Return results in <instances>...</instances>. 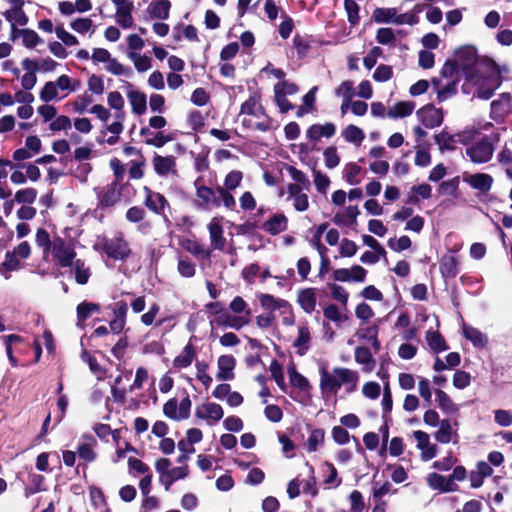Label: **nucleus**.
Segmentation results:
<instances>
[{
  "label": "nucleus",
  "instance_id": "nucleus-48",
  "mask_svg": "<svg viewBox=\"0 0 512 512\" xmlns=\"http://www.w3.org/2000/svg\"><path fill=\"white\" fill-rule=\"evenodd\" d=\"M426 340L429 347L436 353L447 349L445 340L437 331H428L426 334Z\"/></svg>",
  "mask_w": 512,
  "mask_h": 512
},
{
  "label": "nucleus",
  "instance_id": "nucleus-20",
  "mask_svg": "<svg viewBox=\"0 0 512 512\" xmlns=\"http://www.w3.org/2000/svg\"><path fill=\"white\" fill-rule=\"evenodd\" d=\"M426 482L432 490H438L442 493L455 492L458 490V485L452 483V479L436 472L429 473L426 477Z\"/></svg>",
  "mask_w": 512,
  "mask_h": 512
},
{
  "label": "nucleus",
  "instance_id": "nucleus-47",
  "mask_svg": "<svg viewBox=\"0 0 512 512\" xmlns=\"http://www.w3.org/2000/svg\"><path fill=\"white\" fill-rule=\"evenodd\" d=\"M325 432L323 429H312L308 437L306 446L309 452H315L324 442Z\"/></svg>",
  "mask_w": 512,
  "mask_h": 512
},
{
  "label": "nucleus",
  "instance_id": "nucleus-64",
  "mask_svg": "<svg viewBox=\"0 0 512 512\" xmlns=\"http://www.w3.org/2000/svg\"><path fill=\"white\" fill-rule=\"evenodd\" d=\"M494 421L501 427L512 425V413L508 410L497 409L494 411Z\"/></svg>",
  "mask_w": 512,
  "mask_h": 512
},
{
  "label": "nucleus",
  "instance_id": "nucleus-15",
  "mask_svg": "<svg viewBox=\"0 0 512 512\" xmlns=\"http://www.w3.org/2000/svg\"><path fill=\"white\" fill-rule=\"evenodd\" d=\"M303 189L298 184H288L287 201H291L294 209L297 212H304L309 208V197L307 193L303 192Z\"/></svg>",
  "mask_w": 512,
  "mask_h": 512
},
{
  "label": "nucleus",
  "instance_id": "nucleus-49",
  "mask_svg": "<svg viewBox=\"0 0 512 512\" xmlns=\"http://www.w3.org/2000/svg\"><path fill=\"white\" fill-rule=\"evenodd\" d=\"M361 167L356 163H348L344 167V178L350 185H357L360 183Z\"/></svg>",
  "mask_w": 512,
  "mask_h": 512
},
{
  "label": "nucleus",
  "instance_id": "nucleus-14",
  "mask_svg": "<svg viewBox=\"0 0 512 512\" xmlns=\"http://www.w3.org/2000/svg\"><path fill=\"white\" fill-rule=\"evenodd\" d=\"M103 251L115 260H124L131 252L128 243L117 237L106 240L103 244Z\"/></svg>",
  "mask_w": 512,
  "mask_h": 512
},
{
  "label": "nucleus",
  "instance_id": "nucleus-27",
  "mask_svg": "<svg viewBox=\"0 0 512 512\" xmlns=\"http://www.w3.org/2000/svg\"><path fill=\"white\" fill-rule=\"evenodd\" d=\"M297 302L308 314H311L316 307V292L313 288H306L298 292Z\"/></svg>",
  "mask_w": 512,
  "mask_h": 512
},
{
  "label": "nucleus",
  "instance_id": "nucleus-53",
  "mask_svg": "<svg viewBox=\"0 0 512 512\" xmlns=\"http://www.w3.org/2000/svg\"><path fill=\"white\" fill-rule=\"evenodd\" d=\"M313 182L316 190L321 194H326L331 183L329 177L319 170H313Z\"/></svg>",
  "mask_w": 512,
  "mask_h": 512
},
{
  "label": "nucleus",
  "instance_id": "nucleus-43",
  "mask_svg": "<svg viewBox=\"0 0 512 512\" xmlns=\"http://www.w3.org/2000/svg\"><path fill=\"white\" fill-rule=\"evenodd\" d=\"M127 56L133 62L134 67L138 72H146L152 67L151 58L146 55L130 51Z\"/></svg>",
  "mask_w": 512,
  "mask_h": 512
},
{
  "label": "nucleus",
  "instance_id": "nucleus-39",
  "mask_svg": "<svg viewBox=\"0 0 512 512\" xmlns=\"http://www.w3.org/2000/svg\"><path fill=\"white\" fill-rule=\"evenodd\" d=\"M435 394L438 406L443 412L447 414H454L458 412V406L452 401V399L448 396L446 392L437 389L435 391Z\"/></svg>",
  "mask_w": 512,
  "mask_h": 512
},
{
  "label": "nucleus",
  "instance_id": "nucleus-40",
  "mask_svg": "<svg viewBox=\"0 0 512 512\" xmlns=\"http://www.w3.org/2000/svg\"><path fill=\"white\" fill-rule=\"evenodd\" d=\"M458 261L453 254H446L441 258L440 270L445 277H454L457 272Z\"/></svg>",
  "mask_w": 512,
  "mask_h": 512
},
{
  "label": "nucleus",
  "instance_id": "nucleus-3",
  "mask_svg": "<svg viewBox=\"0 0 512 512\" xmlns=\"http://www.w3.org/2000/svg\"><path fill=\"white\" fill-rule=\"evenodd\" d=\"M239 117H241L242 124L248 128L262 132L271 128L272 121L266 115L258 93L252 94L241 105Z\"/></svg>",
  "mask_w": 512,
  "mask_h": 512
},
{
  "label": "nucleus",
  "instance_id": "nucleus-7",
  "mask_svg": "<svg viewBox=\"0 0 512 512\" xmlns=\"http://www.w3.org/2000/svg\"><path fill=\"white\" fill-rule=\"evenodd\" d=\"M61 267L72 266L73 261L76 258V252L74 246L70 242L64 241L61 237H54L52 240L51 248L49 250Z\"/></svg>",
  "mask_w": 512,
  "mask_h": 512
},
{
  "label": "nucleus",
  "instance_id": "nucleus-37",
  "mask_svg": "<svg viewBox=\"0 0 512 512\" xmlns=\"http://www.w3.org/2000/svg\"><path fill=\"white\" fill-rule=\"evenodd\" d=\"M397 14V8H376L372 18L377 23L396 24Z\"/></svg>",
  "mask_w": 512,
  "mask_h": 512
},
{
  "label": "nucleus",
  "instance_id": "nucleus-30",
  "mask_svg": "<svg viewBox=\"0 0 512 512\" xmlns=\"http://www.w3.org/2000/svg\"><path fill=\"white\" fill-rule=\"evenodd\" d=\"M335 126L332 123L314 124L307 130V137L317 141L322 137L330 138L335 134Z\"/></svg>",
  "mask_w": 512,
  "mask_h": 512
},
{
  "label": "nucleus",
  "instance_id": "nucleus-17",
  "mask_svg": "<svg viewBox=\"0 0 512 512\" xmlns=\"http://www.w3.org/2000/svg\"><path fill=\"white\" fill-rule=\"evenodd\" d=\"M416 116L418 120L426 128H434L441 125L443 121V114L440 109H437L431 105L424 106L417 110Z\"/></svg>",
  "mask_w": 512,
  "mask_h": 512
},
{
  "label": "nucleus",
  "instance_id": "nucleus-59",
  "mask_svg": "<svg viewBox=\"0 0 512 512\" xmlns=\"http://www.w3.org/2000/svg\"><path fill=\"white\" fill-rule=\"evenodd\" d=\"M55 33L58 39H60L61 42L68 47L76 46L79 44L77 37L65 30L63 26H57L55 28Z\"/></svg>",
  "mask_w": 512,
  "mask_h": 512
},
{
  "label": "nucleus",
  "instance_id": "nucleus-24",
  "mask_svg": "<svg viewBox=\"0 0 512 512\" xmlns=\"http://www.w3.org/2000/svg\"><path fill=\"white\" fill-rule=\"evenodd\" d=\"M465 181L473 188L482 193H487L492 185L493 178L486 173H475L465 179Z\"/></svg>",
  "mask_w": 512,
  "mask_h": 512
},
{
  "label": "nucleus",
  "instance_id": "nucleus-57",
  "mask_svg": "<svg viewBox=\"0 0 512 512\" xmlns=\"http://www.w3.org/2000/svg\"><path fill=\"white\" fill-rule=\"evenodd\" d=\"M415 165L419 167H427L431 164V155L429 151L420 144L415 146Z\"/></svg>",
  "mask_w": 512,
  "mask_h": 512
},
{
  "label": "nucleus",
  "instance_id": "nucleus-9",
  "mask_svg": "<svg viewBox=\"0 0 512 512\" xmlns=\"http://www.w3.org/2000/svg\"><path fill=\"white\" fill-rule=\"evenodd\" d=\"M91 59L95 64L104 63L106 71L113 75L121 76L126 73V68L116 58H113L110 52L104 48H94Z\"/></svg>",
  "mask_w": 512,
  "mask_h": 512
},
{
  "label": "nucleus",
  "instance_id": "nucleus-36",
  "mask_svg": "<svg viewBox=\"0 0 512 512\" xmlns=\"http://www.w3.org/2000/svg\"><path fill=\"white\" fill-rule=\"evenodd\" d=\"M415 108V104L409 101H401L393 105L387 111V117L392 119L409 116Z\"/></svg>",
  "mask_w": 512,
  "mask_h": 512
},
{
  "label": "nucleus",
  "instance_id": "nucleus-35",
  "mask_svg": "<svg viewBox=\"0 0 512 512\" xmlns=\"http://www.w3.org/2000/svg\"><path fill=\"white\" fill-rule=\"evenodd\" d=\"M463 335L464 337L473 343L474 346L479 348H484L487 345L488 338L477 328L472 326L464 325L463 326Z\"/></svg>",
  "mask_w": 512,
  "mask_h": 512
},
{
  "label": "nucleus",
  "instance_id": "nucleus-60",
  "mask_svg": "<svg viewBox=\"0 0 512 512\" xmlns=\"http://www.w3.org/2000/svg\"><path fill=\"white\" fill-rule=\"evenodd\" d=\"M95 445V440L91 439L90 442L80 444L78 447V454L80 458H82L85 461L91 462L95 460L96 453L93 450V447Z\"/></svg>",
  "mask_w": 512,
  "mask_h": 512
},
{
  "label": "nucleus",
  "instance_id": "nucleus-44",
  "mask_svg": "<svg viewBox=\"0 0 512 512\" xmlns=\"http://www.w3.org/2000/svg\"><path fill=\"white\" fill-rule=\"evenodd\" d=\"M342 137L345 139V141H347L349 143L360 145L361 142L365 138V134L362 129L351 124V125H348L342 131Z\"/></svg>",
  "mask_w": 512,
  "mask_h": 512
},
{
  "label": "nucleus",
  "instance_id": "nucleus-25",
  "mask_svg": "<svg viewBox=\"0 0 512 512\" xmlns=\"http://www.w3.org/2000/svg\"><path fill=\"white\" fill-rule=\"evenodd\" d=\"M360 210L357 206H348L343 211H339L334 215V223L342 226H350L356 224Z\"/></svg>",
  "mask_w": 512,
  "mask_h": 512
},
{
  "label": "nucleus",
  "instance_id": "nucleus-56",
  "mask_svg": "<svg viewBox=\"0 0 512 512\" xmlns=\"http://www.w3.org/2000/svg\"><path fill=\"white\" fill-rule=\"evenodd\" d=\"M189 473L188 467L186 465H181L179 467L171 468L168 472V476L165 480L166 489L175 481L185 478Z\"/></svg>",
  "mask_w": 512,
  "mask_h": 512
},
{
  "label": "nucleus",
  "instance_id": "nucleus-31",
  "mask_svg": "<svg viewBox=\"0 0 512 512\" xmlns=\"http://www.w3.org/2000/svg\"><path fill=\"white\" fill-rule=\"evenodd\" d=\"M175 165V158L173 156L163 157L156 155L153 158V167L158 175H167L168 173L173 172Z\"/></svg>",
  "mask_w": 512,
  "mask_h": 512
},
{
  "label": "nucleus",
  "instance_id": "nucleus-29",
  "mask_svg": "<svg viewBox=\"0 0 512 512\" xmlns=\"http://www.w3.org/2000/svg\"><path fill=\"white\" fill-rule=\"evenodd\" d=\"M435 142L441 151L453 150L457 142L465 143L461 134L451 135L446 131H441L435 135Z\"/></svg>",
  "mask_w": 512,
  "mask_h": 512
},
{
  "label": "nucleus",
  "instance_id": "nucleus-63",
  "mask_svg": "<svg viewBox=\"0 0 512 512\" xmlns=\"http://www.w3.org/2000/svg\"><path fill=\"white\" fill-rule=\"evenodd\" d=\"M271 377L275 380L276 384L285 390L286 384L284 380V374L281 365L277 361H272L269 367Z\"/></svg>",
  "mask_w": 512,
  "mask_h": 512
},
{
  "label": "nucleus",
  "instance_id": "nucleus-2",
  "mask_svg": "<svg viewBox=\"0 0 512 512\" xmlns=\"http://www.w3.org/2000/svg\"><path fill=\"white\" fill-rule=\"evenodd\" d=\"M358 381V373L345 367H334L331 371L325 367L320 369L322 393L336 395L341 387H345V390L351 393L356 390Z\"/></svg>",
  "mask_w": 512,
  "mask_h": 512
},
{
  "label": "nucleus",
  "instance_id": "nucleus-6",
  "mask_svg": "<svg viewBox=\"0 0 512 512\" xmlns=\"http://www.w3.org/2000/svg\"><path fill=\"white\" fill-rule=\"evenodd\" d=\"M494 145L489 137H484L465 149V156L474 164L487 163L492 159Z\"/></svg>",
  "mask_w": 512,
  "mask_h": 512
},
{
  "label": "nucleus",
  "instance_id": "nucleus-41",
  "mask_svg": "<svg viewBox=\"0 0 512 512\" xmlns=\"http://www.w3.org/2000/svg\"><path fill=\"white\" fill-rule=\"evenodd\" d=\"M147 207L156 213H160L167 205L165 197L159 193L152 192L147 189V196L145 201Z\"/></svg>",
  "mask_w": 512,
  "mask_h": 512
},
{
  "label": "nucleus",
  "instance_id": "nucleus-61",
  "mask_svg": "<svg viewBox=\"0 0 512 512\" xmlns=\"http://www.w3.org/2000/svg\"><path fill=\"white\" fill-rule=\"evenodd\" d=\"M40 99L44 102H50L57 98L58 89L53 81L46 82L40 91Z\"/></svg>",
  "mask_w": 512,
  "mask_h": 512
},
{
  "label": "nucleus",
  "instance_id": "nucleus-62",
  "mask_svg": "<svg viewBox=\"0 0 512 512\" xmlns=\"http://www.w3.org/2000/svg\"><path fill=\"white\" fill-rule=\"evenodd\" d=\"M87 86L88 90L95 95H102L105 90L103 78L95 74L88 78Z\"/></svg>",
  "mask_w": 512,
  "mask_h": 512
},
{
  "label": "nucleus",
  "instance_id": "nucleus-22",
  "mask_svg": "<svg viewBox=\"0 0 512 512\" xmlns=\"http://www.w3.org/2000/svg\"><path fill=\"white\" fill-rule=\"evenodd\" d=\"M311 343V332L307 324H302L297 327V336L293 341V347L296 353L303 356L307 353Z\"/></svg>",
  "mask_w": 512,
  "mask_h": 512
},
{
  "label": "nucleus",
  "instance_id": "nucleus-55",
  "mask_svg": "<svg viewBox=\"0 0 512 512\" xmlns=\"http://www.w3.org/2000/svg\"><path fill=\"white\" fill-rule=\"evenodd\" d=\"M196 378L202 385L208 389L212 384V377L208 373V364L204 362L196 363Z\"/></svg>",
  "mask_w": 512,
  "mask_h": 512
},
{
  "label": "nucleus",
  "instance_id": "nucleus-34",
  "mask_svg": "<svg viewBox=\"0 0 512 512\" xmlns=\"http://www.w3.org/2000/svg\"><path fill=\"white\" fill-rule=\"evenodd\" d=\"M120 198L117 183H112L103 188L100 195V204L103 207L113 206Z\"/></svg>",
  "mask_w": 512,
  "mask_h": 512
},
{
  "label": "nucleus",
  "instance_id": "nucleus-32",
  "mask_svg": "<svg viewBox=\"0 0 512 512\" xmlns=\"http://www.w3.org/2000/svg\"><path fill=\"white\" fill-rule=\"evenodd\" d=\"M107 103L111 109L115 110V119H125V101L123 96L118 91H112L108 93Z\"/></svg>",
  "mask_w": 512,
  "mask_h": 512
},
{
  "label": "nucleus",
  "instance_id": "nucleus-33",
  "mask_svg": "<svg viewBox=\"0 0 512 512\" xmlns=\"http://www.w3.org/2000/svg\"><path fill=\"white\" fill-rule=\"evenodd\" d=\"M195 358V349L187 344L183 350L174 358L173 367L183 369L189 367Z\"/></svg>",
  "mask_w": 512,
  "mask_h": 512
},
{
  "label": "nucleus",
  "instance_id": "nucleus-19",
  "mask_svg": "<svg viewBox=\"0 0 512 512\" xmlns=\"http://www.w3.org/2000/svg\"><path fill=\"white\" fill-rule=\"evenodd\" d=\"M236 359L232 355H221L217 359L216 379L218 381H231L235 378L234 369Z\"/></svg>",
  "mask_w": 512,
  "mask_h": 512
},
{
  "label": "nucleus",
  "instance_id": "nucleus-45",
  "mask_svg": "<svg viewBox=\"0 0 512 512\" xmlns=\"http://www.w3.org/2000/svg\"><path fill=\"white\" fill-rule=\"evenodd\" d=\"M75 274V280L78 284L84 285L88 282L90 277V271L85 266V262L81 259H75L72 266Z\"/></svg>",
  "mask_w": 512,
  "mask_h": 512
},
{
  "label": "nucleus",
  "instance_id": "nucleus-10",
  "mask_svg": "<svg viewBox=\"0 0 512 512\" xmlns=\"http://www.w3.org/2000/svg\"><path fill=\"white\" fill-rule=\"evenodd\" d=\"M458 422L451 421L450 419H442L438 429L434 433V438L441 444L458 443L459 434L457 431Z\"/></svg>",
  "mask_w": 512,
  "mask_h": 512
},
{
  "label": "nucleus",
  "instance_id": "nucleus-50",
  "mask_svg": "<svg viewBox=\"0 0 512 512\" xmlns=\"http://www.w3.org/2000/svg\"><path fill=\"white\" fill-rule=\"evenodd\" d=\"M37 198V191L34 188L18 190L14 195V201L19 204H32Z\"/></svg>",
  "mask_w": 512,
  "mask_h": 512
},
{
  "label": "nucleus",
  "instance_id": "nucleus-18",
  "mask_svg": "<svg viewBox=\"0 0 512 512\" xmlns=\"http://www.w3.org/2000/svg\"><path fill=\"white\" fill-rule=\"evenodd\" d=\"M127 99L131 107V111L133 114L140 116L146 113L147 110V97L146 95L138 89L133 88V86L128 83L127 84Z\"/></svg>",
  "mask_w": 512,
  "mask_h": 512
},
{
  "label": "nucleus",
  "instance_id": "nucleus-26",
  "mask_svg": "<svg viewBox=\"0 0 512 512\" xmlns=\"http://www.w3.org/2000/svg\"><path fill=\"white\" fill-rule=\"evenodd\" d=\"M170 8L169 0H152L147 7V12L153 18L165 20L169 17Z\"/></svg>",
  "mask_w": 512,
  "mask_h": 512
},
{
  "label": "nucleus",
  "instance_id": "nucleus-12",
  "mask_svg": "<svg viewBox=\"0 0 512 512\" xmlns=\"http://www.w3.org/2000/svg\"><path fill=\"white\" fill-rule=\"evenodd\" d=\"M413 437L416 440V447L421 451V459L423 461H429L437 455L438 447L436 444L431 443L428 433L416 430L413 432Z\"/></svg>",
  "mask_w": 512,
  "mask_h": 512
},
{
  "label": "nucleus",
  "instance_id": "nucleus-52",
  "mask_svg": "<svg viewBox=\"0 0 512 512\" xmlns=\"http://www.w3.org/2000/svg\"><path fill=\"white\" fill-rule=\"evenodd\" d=\"M70 27L76 33L85 34L88 32L93 33V22L89 18H77L70 22Z\"/></svg>",
  "mask_w": 512,
  "mask_h": 512
},
{
  "label": "nucleus",
  "instance_id": "nucleus-28",
  "mask_svg": "<svg viewBox=\"0 0 512 512\" xmlns=\"http://www.w3.org/2000/svg\"><path fill=\"white\" fill-rule=\"evenodd\" d=\"M260 305L265 310L281 311L283 308L288 310V301L282 298H276L273 295L262 293L258 295Z\"/></svg>",
  "mask_w": 512,
  "mask_h": 512
},
{
  "label": "nucleus",
  "instance_id": "nucleus-21",
  "mask_svg": "<svg viewBox=\"0 0 512 512\" xmlns=\"http://www.w3.org/2000/svg\"><path fill=\"white\" fill-rule=\"evenodd\" d=\"M196 196L201 206L206 208L220 207L221 202L218 198L217 189L213 190L205 185H199L196 182Z\"/></svg>",
  "mask_w": 512,
  "mask_h": 512
},
{
  "label": "nucleus",
  "instance_id": "nucleus-5",
  "mask_svg": "<svg viewBox=\"0 0 512 512\" xmlns=\"http://www.w3.org/2000/svg\"><path fill=\"white\" fill-rule=\"evenodd\" d=\"M194 415L199 423L213 427L223 419L224 409L216 402L205 400L196 405Z\"/></svg>",
  "mask_w": 512,
  "mask_h": 512
},
{
  "label": "nucleus",
  "instance_id": "nucleus-54",
  "mask_svg": "<svg viewBox=\"0 0 512 512\" xmlns=\"http://www.w3.org/2000/svg\"><path fill=\"white\" fill-rule=\"evenodd\" d=\"M242 179V172L233 170L226 175L224 179V185L221 188L227 189L229 191L234 190L240 186Z\"/></svg>",
  "mask_w": 512,
  "mask_h": 512
},
{
  "label": "nucleus",
  "instance_id": "nucleus-42",
  "mask_svg": "<svg viewBox=\"0 0 512 512\" xmlns=\"http://www.w3.org/2000/svg\"><path fill=\"white\" fill-rule=\"evenodd\" d=\"M4 17L11 25L24 26L27 24L28 17L26 16L23 7H14L6 10L3 13Z\"/></svg>",
  "mask_w": 512,
  "mask_h": 512
},
{
  "label": "nucleus",
  "instance_id": "nucleus-58",
  "mask_svg": "<svg viewBox=\"0 0 512 512\" xmlns=\"http://www.w3.org/2000/svg\"><path fill=\"white\" fill-rule=\"evenodd\" d=\"M20 36L22 38V44L26 48H34L36 45L40 43V37L38 34L30 29H22L20 30Z\"/></svg>",
  "mask_w": 512,
  "mask_h": 512
},
{
  "label": "nucleus",
  "instance_id": "nucleus-16",
  "mask_svg": "<svg viewBox=\"0 0 512 512\" xmlns=\"http://www.w3.org/2000/svg\"><path fill=\"white\" fill-rule=\"evenodd\" d=\"M223 217H213L207 225L209 232L210 243L214 249L223 250L226 245V239L223 235L224 230L222 226Z\"/></svg>",
  "mask_w": 512,
  "mask_h": 512
},
{
  "label": "nucleus",
  "instance_id": "nucleus-13",
  "mask_svg": "<svg viewBox=\"0 0 512 512\" xmlns=\"http://www.w3.org/2000/svg\"><path fill=\"white\" fill-rule=\"evenodd\" d=\"M477 62L476 50L472 47H463L455 53V63L457 69L463 70L465 75H471V69Z\"/></svg>",
  "mask_w": 512,
  "mask_h": 512
},
{
  "label": "nucleus",
  "instance_id": "nucleus-46",
  "mask_svg": "<svg viewBox=\"0 0 512 512\" xmlns=\"http://www.w3.org/2000/svg\"><path fill=\"white\" fill-rule=\"evenodd\" d=\"M289 381L293 387H296L302 391L310 389V383L306 377L300 374L294 366L288 368Z\"/></svg>",
  "mask_w": 512,
  "mask_h": 512
},
{
  "label": "nucleus",
  "instance_id": "nucleus-23",
  "mask_svg": "<svg viewBox=\"0 0 512 512\" xmlns=\"http://www.w3.org/2000/svg\"><path fill=\"white\" fill-rule=\"evenodd\" d=\"M288 226V219L284 214H274L263 223V230L271 235H277L284 232Z\"/></svg>",
  "mask_w": 512,
  "mask_h": 512
},
{
  "label": "nucleus",
  "instance_id": "nucleus-8",
  "mask_svg": "<svg viewBox=\"0 0 512 512\" xmlns=\"http://www.w3.org/2000/svg\"><path fill=\"white\" fill-rule=\"evenodd\" d=\"M191 405L189 396L183 398L179 403L176 398H171L163 405V414L174 421L186 420L190 416Z\"/></svg>",
  "mask_w": 512,
  "mask_h": 512
},
{
  "label": "nucleus",
  "instance_id": "nucleus-38",
  "mask_svg": "<svg viewBox=\"0 0 512 512\" xmlns=\"http://www.w3.org/2000/svg\"><path fill=\"white\" fill-rule=\"evenodd\" d=\"M182 246L185 250L199 259H210L211 257V249L205 248L197 241L185 240L182 243Z\"/></svg>",
  "mask_w": 512,
  "mask_h": 512
},
{
  "label": "nucleus",
  "instance_id": "nucleus-51",
  "mask_svg": "<svg viewBox=\"0 0 512 512\" xmlns=\"http://www.w3.org/2000/svg\"><path fill=\"white\" fill-rule=\"evenodd\" d=\"M98 304L82 302L77 306L78 323L84 322L93 312L99 311Z\"/></svg>",
  "mask_w": 512,
  "mask_h": 512
},
{
  "label": "nucleus",
  "instance_id": "nucleus-4",
  "mask_svg": "<svg viewBox=\"0 0 512 512\" xmlns=\"http://www.w3.org/2000/svg\"><path fill=\"white\" fill-rule=\"evenodd\" d=\"M231 313H221L216 322L225 328L240 330L250 323L251 310L247 302L240 296H236L229 304Z\"/></svg>",
  "mask_w": 512,
  "mask_h": 512
},
{
  "label": "nucleus",
  "instance_id": "nucleus-1",
  "mask_svg": "<svg viewBox=\"0 0 512 512\" xmlns=\"http://www.w3.org/2000/svg\"><path fill=\"white\" fill-rule=\"evenodd\" d=\"M487 72H477L475 74L467 75L466 81L462 87L465 93H470L469 88L474 87V94L481 99H489L494 94V91L501 85V70L496 66V63L489 60L486 63Z\"/></svg>",
  "mask_w": 512,
  "mask_h": 512
},
{
  "label": "nucleus",
  "instance_id": "nucleus-11",
  "mask_svg": "<svg viewBox=\"0 0 512 512\" xmlns=\"http://www.w3.org/2000/svg\"><path fill=\"white\" fill-rule=\"evenodd\" d=\"M367 276V270L360 265H353L350 268H338L333 271V279L338 282L362 283Z\"/></svg>",
  "mask_w": 512,
  "mask_h": 512
}]
</instances>
